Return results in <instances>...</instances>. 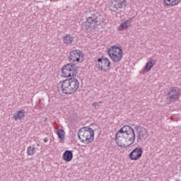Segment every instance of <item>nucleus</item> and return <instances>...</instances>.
<instances>
[{
    "label": "nucleus",
    "mask_w": 181,
    "mask_h": 181,
    "mask_svg": "<svg viewBox=\"0 0 181 181\" xmlns=\"http://www.w3.org/2000/svg\"><path fill=\"white\" fill-rule=\"evenodd\" d=\"M165 6H175L180 2L181 0H163Z\"/></svg>",
    "instance_id": "obj_17"
},
{
    "label": "nucleus",
    "mask_w": 181,
    "mask_h": 181,
    "mask_svg": "<svg viewBox=\"0 0 181 181\" xmlns=\"http://www.w3.org/2000/svg\"><path fill=\"white\" fill-rule=\"evenodd\" d=\"M142 153H144L142 148L137 147L129 153V157L131 160H138L142 156Z\"/></svg>",
    "instance_id": "obj_12"
},
{
    "label": "nucleus",
    "mask_w": 181,
    "mask_h": 181,
    "mask_svg": "<svg viewBox=\"0 0 181 181\" xmlns=\"http://www.w3.org/2000/svg\"><path fill=\"white\" fill-rule=\"evenodd\" d=\"M59 86L64 94H73L78 90L80 82L77 78L71 77L60 81Z\"/></svg>",
    "instance_id": "obj_2"
},
{
    "label": "nucleus",
    "mask_w": 181,
    "mask_h": 181,
    "mask_svg": "<svg viewBox=\"0 0 181 181\" xmlns=\"http://www.w3.org/2000/svg\"><path fill=\"white\" fill-rule=\"evenodd\" d=\"M107 54L115 63L121 62L123 54L122 49L117 45L112 46L107 49Z\"/></svg>",
    "instance_id": "obj_6"
},
{
    "label": "nucleus",
    "mask_w": 181,
    "mask_h": 181,
    "mask_svg": "<svg viewBox=\"0 0 181 181\" xmlns=\"http://www.w3.org/2000/svg\"><path fill=\"white\" fill-rule=\"evenodd\" d=\"M57 134L58 138H59V139H62V141L64 140V135L66 134V132H64V130H63L62 129H58Z\"/></svg>",
    "instance_id": "obj_19"
},
{
    "label": "nucleus",
    "mask_w": 181,
    "mask_h": 181,
    "mask_svg": "<svg viewBox=\"0 0 181 181\" xmlns=\"http://www.w3.org/2000/svg\"><path fill=\"white\" fill-rule=\"evenodd\" d=\"M78 139L83 144H91L94 141V130L91 127H83L78 132Z\"/></svg>",
    "instance_id": "obj_3"
},
{
    "label": "nucleus",
    "mask_w": 181,
    "mask_h": 181,
    "mask_svg": "<svg viewBox=\"0 0 181 181\" xmlns=\"http://www.w3.org/2000/svg\"><path fill=\"white\" fill-rule=\"evenodd\" d=\"M127 6H128L127 0H113L109 5L110 11H112V12H115V13H121V12H124Z\"/></svg>",
    "instance_id": "obj_5"
},
{
    "label": "nucleus",
    "mask_w": 181,
    "mask_h": 181,
    "mask_svg": "<svg viewBox=\"0 0 181 181\" xmlns=\"http://www.w3.org/2000/svg\"><path fill=\"white\" fill-rule=\"evenodd\" d=\"M92 107H93V108L96 110L97 107H98V103L97 102L93 103Z\"/></svg>",
    "instance_id": "obj_21"
},
{
    "label": "nucleus",
    "mask_w": 181,
    "mask_h": 181,
    "mask_svg": "<svg viewBox=\"0 0 181 181\" xmlns=\"http://www.w3.org/2000/svg\"><path fill=\"white\" fill-rule=\"evenodd\" d=\"M85 28L88 29H96L97 27L101 25V16L99 13L91 14L84 23Z\"/></svg>",
    "instance_id": "obj_4"
},
{
    "label": "nucleus",
    "mask_w": 181,
    "mask_h": 181,
    "mask_svg": "<svg viewBox=\"0 0 181 181\" xmlns=\"http://www.w3.org/2000/svg\"><path fill=\"white\" fill-rule=\"evenodd\" d=\"M61 71H62V77H74L78 73V66L73 63L64 65Z\"/></svg>",
    "instance_id": "obj_7"
},
{
    "label": "nucleus",
    "mask_w": 181,
    "mask_h": 181,
    "mask_svg": "<svg viewBox=\"0 0 181 181\" xmlns=\"http://www.w3.org/2000/svg\"><path fill=\"white\" fill-rule=\"evenodd\" d=\"M25 110H18L13 115V118H14L15 121H18V119L21 121L25 118Z\"/></svg>",
    "instance_id": "obj_15"
},
{
    "label": "nucleus",
    "mask_w": 181,
    "mask_h": 181,
    "mask_svg": "<svg viewBox=\"0 0 181 181\" xmlns=\"http://www.w3.org/2000/svg\"><path fill=\"white\" fill-rule=\"evenodd\" d=\"M82 54L83 52L78 49L71 51L68 57L69 62H72L73 63H75V62H80V57Z\"/></svg>",
    "instance_id": "obj_11"
},
{
    "label": "nucleus",
    "mask_w": 181,
    "mask_h": 181,
    "mask_svg": "<svg viewBox=\"0 0 181 181\" xmlns=\"http://www.w3.org/2000/svg\"><path fill=\"white\" fill-rule=\"evenodd\" d=\"M134 18H130L128 20H126L125 22L122 23L119 27V30H127L128 28H131L132 26V22Z\"/></svg>",
    "instance_id": "obj_13"
},
{
    "label": "nucleus",
    "mask_w": 181,
    "mask_h": 181,
    "mask_svg": "<svg viewBox=\"0 0 181 181\" xmlns=\"http://www.w3.org/2000/svg\"><path fill=\"white\" fill-rule=\"evenodd\" d=\"M63 159L65 162H71L73 159V151L66 150L63 153Z\"/></svg>",
    "instance_id": "obj_14"
},
{
    "label": "nucleus",
    "mask_w": 181,
    "mask_h": 181,
    "mask_svg": "<svg viewBox=\"0 0 181 181\" xmlns=\"http://www.w3.org/2000/svg\"><path fill=\"white\" fill-rule=\"evenodd\" d=\"M48 141H49V139H48V138H46V137H45V138L44 139V142L46 143V142H47Z\"/></svg>",
    "instance_id": "obj_22"
},
{
    "label": "nucleus",
    "mask_w": 181,
    "mask_h": 181,
    "mask_svg": "<svg viewBox=\"0 0 181 181\" xmlns=\"http://www.w3.org/2000/svg\"><path fill=\"white\" fill-rule=\"evenodd\" d=\"M134 129L137 132V142H142V141H145L146 139H148V136H149L148 130L143 127L135 126Z\"/></svg>",
    "instance_id": "obj_10"
},
{
    "label": "nucleus",
    "mask_w": 181,
    "mask_h": 181,
    "mask_svg": "<svg viewBox=\"0 0 181 181\" xmlns=\"http://www.w3.org/2000/svg\"><path fill=\"white\" fill-rule=\"evenodd\" d=\"M35 152H36V148L33 146H30L29 147H28L27 149V153L29 156H32L35 154Z\"/></svg>",
    "instance_id": "obj_20"
},
{
    "label": "nucleus",
    "mask_w": 181,
    "mask_h": 181,
    "mask_svg": "<svg viewBox=\"0 0 181 181\" xmlns=\"http://www.w3.org/2000/svg\"><path fill=\"white\" fill-rule=\"evenodd\" d=\"M156 61L153 59H150L146 64L145 70L146 71H149L152 67L155 65Z\"/></svg>",
    "instance_id": "obj_18"
},
{
    "label": "nucleus",
    "mask_w": 181,
    "mask_h": 181,
    "mask_svg": "<svg viewBox=\"0 0 181 181\" xmlns=\"http://www.w3.org/2000/svg\"><path fill=\"white\" fill-rule=\"evenodd\" d=\"M63 42L65 45H71L74 42V37L70 34H66L63 37Z\"/></svg>",
    "instance_id": "obj_16"
},
{
    "label": "nucleus",
    "mask_w": 181,
    "mask_h": 181,
    "mask_svg": "<svg viewBox=\"0 0 181 181\" xmlns=\"http://www.w3.org/2000/svg\"><path fill=\"white\" fill-rule=\"evenodd\" d=\"M135 130L130 126H123L116 134L115 141L118 146L128 148L135 142Z\"/></svg>",
    "instance_id": "obj_1"
},
{
    "label": "nucleus",
    "mask_w": 181,
    "mask_h": 181,
    "mask_svg": "<svg viewBox=\"0 0 181 181\" xmlns=\"http://www.w3.org/2000/svg\"><path fill=\"white\" fill-rule=\"evenodd\" d=\"M111 61L105 57L98 58L96 62V67L98 70L104 71L105 73L111 69Z\"/></svg>",
    "instance_id": "obj_8"
},
{
    "label": "nucleus",
    "mask_w": 181,
    "mask_h": 181,
    "mask_svg": "<svg viewBox=\"0 0 181 181\" xmlns=\"http://www.w3.org/2000/svg\"><path fill=\"white\" fill-rule=\"evenodd\" d=\"M167 100L170 103H176V101L179 100V97H180V91L176 87H171L167 93Z\"/></svg>",
    "instance_id": "obj_9"
}]
</instances>
